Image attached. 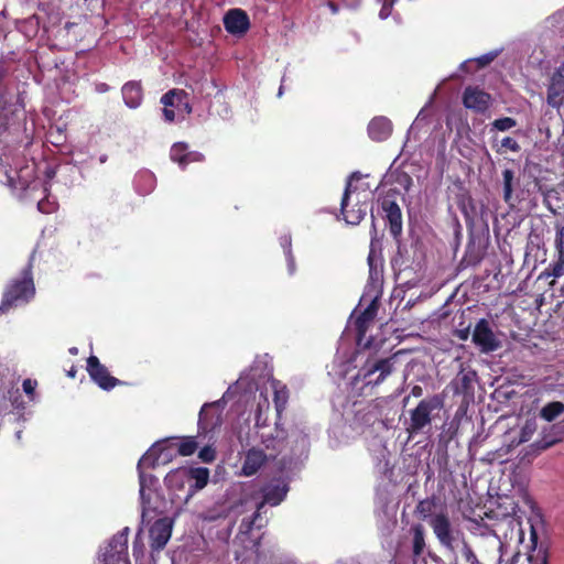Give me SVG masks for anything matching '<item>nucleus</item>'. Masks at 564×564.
Instances as JSON below:
<instances>
[{"instance_id":"nucleus-57","label":"nucleus","mask_w":564,"mask_h":564,"mask_svg":"<svg viewBox=\"0 0 564 564\" xmlns=\"http://www.w3.org/2000/svg\"><path fill=\"white\" fill-rule=\"evenodd\" d=\"M96 90L98 93H106L108 90V85L107 84H99V85H97Z\"/></svg>"},{"instance_id":"nucleus-1","label":"nucleus","mask_w":564,"mask_h":564,"mask_svg":"<svg viewBox=\"0 0 564 564\" xmlns=\"http://www.w3.org/2000/svg\"><path fill=\"white\" fill-rule=\"evenodd\" d=\"M288 491L289 488L284 482H272L263 488L262 500H260L259 497L251 496L250 498H247L243 501H241L239 506H236L235 512L237 513L254 510L253 518L251 520H247L246 518L242 520L241 531L248 532L252 529L253 525L261 528L262 522L257 524V521L260 518V510L263 507V505L268 503L273 507L278 506L283 501Z\"/></svg>"},{"instance_id":"nucleus-5","label":"nucleus","mask_w":564,"mask_h":564,"mask_svg":"<svg viewBox=\"0 0 564 564\" xmlns=\"http://www.w3.org/2000/svg\"><path fill=\"white\" fill-rule=\"evenodd\" d=\"M176 456V437L162 440L153 444L140 458L139 468H155L161 465H167Z\"/></svg>"},{"instance_id":"nucleus-38","label":"nucleus","mask_w":564,"mask_h":564,"mask_svg":"<svg viewBox=\"0 0 564 564\" xmlns=\"http://www.w3.org/2000/svg\"><path fill=\"white\" fill-rule=\"evenodd\" d=\"M555 248L557 251V257L562 262H564V226L556 232Z\"/></svg>"},{"instance_id":"nucleus-18","label":"nucleus","mask_w":564,"mask_h":564,"mask_svg":"<svg viewBox=\"0 0 564 564\" xmlns=\"http://www.w3.org/2000/svg\"><path fill=\"white\" fill-rule=\"evenodd\" d=\"M188 473V490L185 500H188L196 491L206 487L209 480V470L206 467L187 468Z\"/></svg>"},{"instance_id":"nucleus-55","label":"nucleus","mask_w":564,"mask_h":564,"mask_svg":"<svg viewBox=\"0 0 564 564\" xmlns=\"http://www.w3.org/2000/svg\"><path fill=\"white\" fill-rule=\"evenodd\" d=\"M423 394V389L420 386H414L411 390V395L419 398Z\"/></svg>"},{"instance_id":"nucleus-47","label":"nucleus","mask_w":564,"mask_h":564,"mask_svg":"<svg viewBox=\"0 0 564 564\" xmlns=\"http://www.w3.org/2000/svg\"><path fill=\"white\" fill-rule=\"evenodd\" d=\"M192 112V107L187 100V96L178 99L177 102V113L178 115H188Z\"/></svg>"},{"instance_id":"nucleus-50","label":"nucleus","mask_w":564,"mask_h":564,"mask_svg":"<svg viewBox=\"0 0 564 564\" xmlns=\"http://www.w3.org/2000/svg\"><path fill=\"white\" fill-rule=\"evenodd\" d=\"M280 245L284 250V254H289V252H292L291 246H292V239L290 235H284L280 238Z\"/></svg>"},{"instance_id":"nucleus-53","label":"nucleus","mask_w":564,"mask_h":564,"mask_svg":"<svg viewBox=\"0 0 564 564\" xmlns=\"http://www.w3.org/2000/svg\"><path fill=\"white\" fill-rule=\"evenodd\" d=\"M285 258H286L289 273L293 274L295 272V260H294L292 252H289V254H285Z\"/></svg>"},{"instance_id":"nucleus-33","label":"nucleus","mask_w":564,"mask_h":564,"mask_svg":"<svg viewBox=\"0 0 564 564\" xmlns=\"http://www.w3.org/2000/svg\"><path fill=\"white\" fill-rule=\"evenodd\" d=\"M282 436H283V432L279 431V430H276V435L274 437H272L269 434H264V433L261 434L262 442L268 449L269 448L281 449L283 447Z\"/></svg>"},{"instance_id":"nucleus-45","label":"nucleus","mask_w":564,"mask_h":564,"mask_svg":"<svg viewBox=\"0 0 564 564\" xmlns=\"http://www.w3.org/2000/svg\"><path fill=\"white\" fill-rule=\"evenodd\" d=\"M378 1L381 2V4H382L380 12H379V17H380V19L384 20L390 15L391 8H392L393 3L395 2V0H378Z\"/></svg>"},{"instance_id":"nucleus-58","label":"nucleus","mask_w":564,"mask_h":564,"mask_svg":"<svg viewBox=\"0 0 564 564\" xmlns=\"http://www.w3.org/2000/svg\"><path fill=\"white\" fill-rule=\"evenodd\" d=\"M6 65H4V62L0 58V79L4 76L6 74Z\"/></svg>"},{"instance_id":"nucleus-63","label":"nucleus","mask_w":564,"mask_h":564,"mask_svg":"<svg viewBox=\"0 0 564 564\" xmlns=\"http://www.w3.org/2000/svg\"><path fill=\"white\" fill-rule=\"evenodd\" d=\"M143 176L147 177L149 181H153V176L150 173H144Z\"/></svg>"},{"instance_id":"nucleus-25","label":"nucleus","mask_w":564,"mask_h":564,"mask_svg":"<svg viewBox=\"0 0 564 564\" xmlns=\"http://www.w3.org/2000/svg\"><path fill=\"white\" fill-rule=\"evenodd\" d=\"M270 387L274 393V405L276 412L280 413L285 408L288 402L289 393L286 387L274 380L271 381Z\"/></svg>"},{"instance_id":"nucleus-10","label":"nucleus","mask_w":564,"mask_h":564,"mask_svg":"<svg viewBox=\"0 0 564 564\" xmlns=\"http://www.w3.org/2000/svg\"><path fill=\"white\" fill-rule=\"evenodd\" d=\"M13 394H19L14 373L0 362V416L8 412L10 403L15 404L17 400H11Z\"/></svg>"},{"instance_id":"nucleus-51","label":"nucleus","mask_w":564,"mask_h":564,"mask_svg":"<svg viewBox=\"0 0 564 564\" xmlns=\"http://www.w3.org/2000/svg\"><path fill=\"white\" fill-rule=\"evenodd\" d=\"M177 111L174 108H163V116L165 121L172 122L176 118Z\"/></svg>"},{"instance_id":"nucleus-22","label":"nucleus","mask_w":564,"mask_h":564,"mask_svg":"<svg viewBox=\"0 0 564 564\" xmlns=\"http://www.w3.org/2000/svg\"><path fill=\"white\" fill-rule=\"evenodd\" d=\"M164 481H165L166 487L171 491H173L175 494L178 491H183L186 487V484L189 485L187 468L183 467V468H177V469L170 471L165 476Z\"/></svg>"},{"instance_id":"nucleus-42","label":"nucleus","mask_w":564,"mask_h":564,"mask_svg":"<svg viewBox=\"0 0 564 564\" xmlns=\"http://www.w3.org/2000/svg\"><path fill=\"white\" fill-rule=\"evenodd\" d=\"M378 260L375 258L373 253L370 252L368 256V263L370 268V279L372 281H379V271L377 269Z\"/></svg>"},{"instance_id":"nucleus-56","label":"nucleus","mask_w":564,"mask_h":564,"mask_svg":"<svg viewBox=\"0 0 564 564\" xmlns=\"http://www.w3.org/2000/svg\"><path fill=\"white\" fill-rule=\"evenodd\" d=\"M522 498L525 503L532 506V500L524 489H522Z\"/></svg>"},{"instance_id":"nucleus-12","label":"nucleus","mask_w":564,"mask_h":564,"mask_svg":"<svg viewBox=\"0 0 564 564\" xmlns=\"http://www.w3.org/2000/svg\"><path fill=\"white\" fill-rule=\"evenodd\" d=\"M473 341L481 352L488 354L497 350L501 343L491 329L489 322L480 319L473 332Z\"/></svg>"},{"instance_id":"nucleus-6","label":"nucleus","mask_w":564,"mask_h":564,"mask_svg":"<svg viewBox=\"0 0 564 564\" xmlns=\"http://www.w3.org/2000/svg\"><path fill=\"white\" fill-rule=\"evenodd\" d=\"M429 524L433 529L438 542L443 546L454 550L455 543L459 540L462 532L459 529L453 527L448 516L444 512L432 514L429 519Z\"/></svg>"},{"instance_id":"nucleus-27","label":"nucleus","mask_w":564,"mask_h":564,"mask_svg":"<svg viewBox=\"0 0 564 564\" xmlns=\"http://www.w3.org/2000/svg\"><path fill=\"white\" fill-rule=\"evenodd\" d=\"M357 355L354 351H350L347 355L346 360H344L343 357L338 355L335 359V366L338 368L336 372L340 377H346L349 373V371L356 367L355 365H352Z\"/></svg>"},{"instance_id":"nucleus-20","label":"nucleus","mask_w":564,"mask_h":564,"mask_svg":"<svg viewBox=\"0 0 564 564\" xmlns=\"http://www.w3.org/2000/svg\"><path fill=\"white\" fill-rule=\"evenodd\" d=\"M171 159L184 169L191 162L202 161L203 155L198 152H188L185 143L178 142L171 148Z\"/></svg>"},{"instance_id":"nucleus-54","label":"nucleus","mask_w":564,"mask_h":564,"mask_svg":"<svg viewBox=\"0 0 564 564\" xmlns=\"http://www.w3.org/2000/svg\"><path fill=\"white\" fill-rule=\"evenodd\" d=\"M530 535H531L532 546L535 550L536 542H538V534H536L535 528L532 523H530Z\"/></svg>"},{"instance_id":"nucleus-35","label":"nucleus","mask_w":564,"mask_h":564,"mask_svg":"<svg viewBox=\"0 0 564 564\" xmlns=\"http://www.w3.org/2000/svg\"><path fill=\"white\" fill-rule=\"evenodd\" d=\"M57 208V203L54 198L46 196L37 203L39 212L43 214H51Z\"/></svg>"},{"instance_id":"nucleus-61","label":"nucleus","mask_w":564,"mask_h":564,"mask_svg":"<svg viewBox=\"0 0 564 564\" xmlns=\"http://www.w3.org/2000/svg\"><path fill=\"white\" fill-rule=\"evenodd\" d=\"M328 7H329V9L332 10L333 13H337L338 9H337V7L334 3L329 2Z\"/></svg>"},{"instance_id":"nucleus-7","label":"nucleus","mask_w":564,"mask_h":564,"mask_svg":"<svg viewBox=\"0 0 564 564\" xmlns=\"http://www.w3.org/2000/svg\"><path fill=\"white\" fill-rule=\"evenodd\" d=\"M394 364L395 356L378 360H368L355 378H361L366 386L379 384L392 373Z\"/></svg>"},{"instance_id":"nucleus-24","label":"nucleus","mask_w":564,"mask_h":564,"mask_svg":"<svg viewBox=\"0 0 564 564\" xmlns=\"http://www.w3.org/2000/svg\"><path fill=\"white\" fill-rule=\"evenodd\" d=\"M376 310L377 297L372 300L371 304L356 318V327L360 338L366 333L367 324L375 318Z\"/></svg>"},{"instance_id":"nucleus-31","label":"nucleus","mask_w":564,"mask_h":564,"mask_svg":"<svg viewBox=\"0 0 564 564\" xmlns=\"http://www.w3.org/2000/svg\"><path fill=\"white\" fill-rule=\"evenodd\" d=\"M186 97V93L180 89H172L164 94L161 98V102L164 108H174L177 111L178 99Z\"/></svg>"},{"instance_id":"nucleus-29","label":"nucleus","mask_w":564,"mask_h":564,"mask_svg":"<svg viewBox=\"0 0 564 564\" xmlns=\"http://www.w3.org/2000/svg\"><path fill=\"white\" fill-rule=\"evenodd\" d=\"M496 57H497V53L490 52V53L481 55L477 58L467 59V61L463 62L460 64L459 68L464 72H470L469 65H471L474 63L477 64V68H482L486 65H488L489 63H491Z\"/></svg>"},{"instance_id":"nucleus-28","label":"nucleus","mask_w":564,"mask_h":564,"mask_svg":"<svg viewBox=\"0 0 564 564\" xmlns=\"http://www.w3.org/2000/svg\"><path fill=\"white\" fill-rule=\"evenodd\" d=\"M514 173L513 171L506 169L502 172V185H503V200L507 204L511 203L513 193Z\"/></svg>"},{"instance_id":"nucleus-34","label":"nucleus","mask_w":564,"mask_h":564,"mask_svg":"<svg viewBox=\"0 0 564 564\" xmlns=\"http://www.w3.org/2000/svg\"><path fill=\"white\" fill-rule=\"evenodd\" d=\"M389 219L391 223V231L397 235L401 231V214L397 205H393L389 213Z\"/></svg>"},{"instance_id":"nucleus-19","label":"nucleus","mask_w":564,"mask_h":564,"mask_svg":"<svg viewBox=\"0 0 564 564\" xmlns=\"http://www.w3.org/2000/svg\"><path fill=\"white\" fill-rule=\"evenodd\" d=\"M269 456H273V454H269ZM267 458L268 455L264 454L261 449H249L246 454V458L242 465V475L251 476L256 474L259 470V468L264 464Z\"/></svg>"},{"instance_id":"nucleus-15","label":"nucleus","mask_w":564,"mask_h":564,"mask_svg":"<svg viewBox=\"0 0 564 564\" xmlns=\"http://www.w3.org/2000/svg\"><path fill=\"white\" fill-rule=\"evenodd\" d=\"M173 522L169 518H161L156 520L150 528L151 547L153 550H162L172 534Z\"/></svg>"},{"instance_id":"nucleus-23","label":"nucleus","mask_w":564,"mask_h":564,"mask_svg":"<svg viewBox=\"0 0 564 564\" xmlns=\"http://www.w3.org/2000/svg\"><path fill=\"white\" fill-rule=\"evenodd\" d=\"M124 104L132 109L138 108L142 102V88L137 82H130L122 87Z\"/></svg>"},{"instance_id":"nucleus-52","label":"nucleus","mask_w":564,"mask_h":564,"mask_svg":"<svg viewBox=\"0 0 564 564\" xmlns=\"http://www.w3.org/2000/svg\"><path fill=\"white\" fill-rule=\"evenodd\" d=\"M564 274V262L557 257V262L553 267V275L558 278Z\"/></svg>"},{"instance_id":"nucleus-26","label":"nucleus","mask_w":564,"mask_h":564,"mask_svg":"<svg viewBox=\"0 0 564 564\" xmlns=\"http://www.w3.org/2000/svg\"><path fill=\"white\" fill-rule=\"evenodd\" d=\"M562 413H564V404L560 401L550 402L540 411L541 417L547 422L554 421Z\"/></svg>"},{"instance_id":"nucleus-37","label":"nucleus","mask_w":564,"mask_h":564,"mask_svg":"<svg viewBox=\"0 0 564 564\" xmlns=\"http://www.w3.org/2000/svg\"><path fill=\"white\" fill-rule=\"evenodd\" d=\"M424 546V536L421 527L414 528V536H413V547L414 553L420 554Z\"/></svg>"},{"instance_id":"nucleus-59","label":"nucleus","mask_w":564,"mask_h":564,"mask_svg":"<svg viewBox=\"0 0 564 564\" xmlns=\"http://www.w3.org/2000/svg\"><path fill=\"white\" fill-rule=\"evenodd\" d=\"M468 334H469L468 329L460 330L458 336L460 339L466 340L468 338Z\"/></svg>"},{"instance_id":"nucleus-21","label":"nucleus","mask_w":564,"mask_h":564,"mask_svg":"<svg viewBox=\"0 0 564 564\" xmlns=\"http://www.w3.org/2000/svg\"><path fill=\"white\" fill-rule=\"evenodd\" d=\"M392 132L391 121L386 117L373 118L368 126L369 137L375 141L387 140Z\"/></svg>"},{"instance_id":"nucleus-32","label":"nucleus","mask_w":564,"mask_h":564,"mask_svg":"<svg viewBox=\"0 0 564 564\" xmlns=\"http://www.w3.org/2000/svg\"><path fill=\"white\" fill-rule=\"evenodd\" d=\"M269 409H270V403H269L268 397L265 394H263V392H260L257 411H256V423L258 426L265 423L267 419L265 417L263 419V414H265L269 411Z\"/></svg>"},{"instance_id":"nucleus-48","label":"nucleus","mask_w":564,"mask_h":564,"mask_svg":"<svg viewBox=\"0 0 564 564\" xmlns=\"http://www.w3.org/2000/svg\"><path fill=\"white\" fill-rule=\"evenodd\" d=\"M501 147H502V148H506V149H509V150H510V151H512V152H518V151H520V145H519V143H518L514 139H512V138H510V137H506V138H503V139L501 140Z\"/></svg>"},{"instance_id":"nucleus-43","label":"nucleus","mask_w":564,"mask_h":564,"mask_svg":"<svg viewBox=\"0 0 564 564\" xmlns=\"http://www.w3.org/2000/svg\"><path fill=\"white\" fill-rule=\"evenodd\" d=\"M198 457L205 463H210L215 459V449L210 446H205L199 451Z\"/></svg>"},{"instance_id":"nucleus-8","label":"nucleus","mask_w":564,"mask_h":564,"mask_svg":"<svg viewBox=\"0 0 564 564\" xmlns=\"http://www.w3.org/2000/svg\"><path fill=\"white\" fill-rule=\"evenodd\" d=\"M129 528H124L113 535L108 545L98 557V564H119L120 561L129 563L127 557Z\"/></svg>"},{"instance_id":"nucleus-44","label":"nucleus","mask_w":564,"mask_h":564,"mask_svg":"<svg viewBox=\"0 0 564 564\" xmlns=\"http://www.w3.org/2000/svg\"><path fill=\"white\" fill-rule=\"evenodd\" d=\"M474 377H475L474 372H460L458 375L457 379H458L463 390L469 389Z\"/></svg>"},{"instance_id":"nucleus-36","label":"nucleus","mask_w":564,"mask_h":564,"mask_svg":"<svg viewBox=\"0 0 564 564\" xmlns=\"http://www.w3.org/2000/svg\"><path fill=\"white\" fill-rule=\"evenodd\" d=\"M517 122L514 119L510 118V117H505V118H500V119H496L494 122H492V127L494 129L498 130V131H507V130H510L512 129L513 127H516Z\"/></svg>"},{"instance_id":"nucleus-2","label":"nucleus","mask_w":564,"mask_h":564,"mask_svg":"<svg viewBox=\"0 0 564 564\" xmlns=\"http://www.w3.org/2000/svg\"><path fill=\"white\" fill-rule=\"evenodd\" d=\"M362 178V174H350L341 199V214L349 225H358L367 214L366 200L370 196L369 187L355 185Z\"/></svg>"},{"instance_id":"nucleus-3","label":"nucleus","mask_w":564,"mask_h":564,"mask_svg":"<svg viewBox=\"0 0 564 564\" xmlns=\"http://www.w3.org/2000/svg\"><path fill=\"white\" fill-rule=\"evenodd\" d=\"M257 387L254 375L242 373L234 386L229 387L223 398L213 403H205L199 412V424L207 429L220 424L223 403L240 390L251 392Z\"/></svg>"},{"instance_id":"nucleus-16","label":"nucleus","mask_w":564,"mask_h":564,"mask_svg":"<svg viewBox=\"0 0 564 564\" xmlns=\"http://www.w3.org/2000/svg\"><path fill=\"white\" fill-rule=\"evenodd\" d=\"M224 25L228 33L243 35L250 26L249 17L241 9H231L224 18Z\"/></svg>"},{"instance_id":"nucleus-4","label":"nucleus","mask_w":564,"mask_h":564,"mask_svg":"<svg viewBox=\"0 0 564 564\" xmlns=\"http://www.w3.org/2000/svg\"><path fill=\"white\" fill-rule=\"evenodd\" d=\"M35 294L31 268L23 270L20 279L13 280L7 288L0 305V312L6 313L11 307L26 304Z\"/></svg>"},{"instance_id":"nucleus-62","label":"nucleus","mask_w":564,"mask_h":564,"mask_svg":"<svg viewBox=\"0 0 564 564\" xmlns=\"http://www.w3.org/2000/svg\"><path fill=\"white\" fill-rule=\"evenodd\" d=\"M69 352H70L72 355H77L78 349H77L76 347H73V348H70V349H69Z\"/></svg>"},{"instance_id":"nucleus-30","label":"nucleus","mask_w":564,"mask_h":564,"mask_svg":"<svg viewBox=\"0 0 564 564\" xmlns=\"http://www.w3.org/2000/svg\"><path fill=\"white\" fill-rule=\"evenodd\" d=\"M197 448V443L194 437L176 438L177 455L189 456Z\"/></svg>"},{"instance_id":"nucleus-11","label":"nucleus","mask_w":564,"mask_h":564,"mask_svg":"<svg viewBox=\"0 0 564 564\" xmlns=\"http://www.w3.org/2000/svg\"><path fill=\"white\" fill-rule=\"evenodd\" d=\"M443 402L437 395L431 399L422 400L417 406L411 412L410 429L412 432H419L431 423V413L435 409H440Z\"/></svg>"},{"instance_id":"nucleus-41","label":"nucleus","mask_w":564,"mask_h":564,"mask_svg":"<svg viewBox=\"0 0 564 564\" xmlns=\"http://www.w3.org/2000/svg\"><path fill=\"white\" fill-rule=\"evenodd\" d=\"M24 393L29 397L31 401L35 399V389L37 387V382L32 379H25L22 383Z\"/></svg>"},{"instance_id":"nucleus-9","label":"nucleus","mask_w":564,"mask_h":564,"mask_svg":"<svg viewBox=\"0 0 564 564\" xmlns=\"http://www.w3.org/2000/svg\"><path fill=\"white\" fill-rule=\"evenodd\" d=\"M143 468H139V480H140V500L142 506V521L149 516L151 511L158 509L156 499H159V494L156 491L158 479L152 476L145 474Z\"/></svg>"},{"instance_id":"nucleus-60","label":"nucleus","mask_w":564,"mask_h":564,"mask_svg":"<svg viewBox=\"0 0 564 564\" xmlns=\"http://www.w3.org/2000/svg\"><path fill=\"white\" fill-rule=\"evenodd\" d=\"M523 539H524V533H523L522 529L519 528V530H518V540H519L520 543H522Z\"/></svg>"},{"instance_id":"nucleus-40","label":"nucleus","mask_w":564,"mask_h":564,"mask_svg":"<svg viewBox=\"0 0 564 564\" xmlns=\"http://www.w3.org/2000/svg\"><path fill=\"white\" fill-rule=\"evenodd\" d=\"M528 560L529 564H547L546 551L540 549L534 554H530Z\"/></svg>"},{"instance_id":"nucleus-17","label":"nucleus","mask_w":564,"mask_h":564,"mask_svg":"<svg viewBox=\"0 0 564 564\" xmlns=\"http://www.w3.org/2000/svg\"><path fill=\"white\" fill-rule=\"evenodd\" d=\"M464 106L477 112L486 111L491 102L489 94L476 88L467 87L463 96Z\"/></svg>"},{"instance_id":"nucleus-13","label":"nucleus","mask_w":564,"mask_h":564,"mask_svg":"<svg viewBox=\"0 0 564 564\" xmlns=\"http://www.w3.org/2000/svg\"><path fill=\"white\" fill-rule=\"evenodd\" d=\"M87 371L93 381L104 390H110L119 383V380L109 375L107 368L96 356H90L87 359Z\"/></svg>"},{"instance_id":"nucleus-46","label":"nucleus","mask_w":564,"mask_h":564,"mask_svg":"<svg viewBox=\"0 0 564 564\" xmlns=\"http://www.w3.org/2000/svg\"><path fill=\"white\" fill-rule=\"evenodd\" d=\"M292 437H294V440L296 441V452L299 454H302L306 451L307 448V445H308V441H307V437L305 435H302V434H294L292 435Z\"/></svg>"},{"instance_id":"nucleus-14","label":"nucleus","mask_w":564,"mask_h":564,"mask_svg":"<svg viewBox=\"0 0 564 564\" xmlns=\"http://www.w3.org/2000/svg\"><path fill=\"white\" fill-rule=\"evenodd\" d=\"M564 101V62L555 69L547 87V104L558 109Z\"/></svg>"},{"instance_id":"nucleus-49","label":"nucleus","mask_w":564,"mask_h":564,"mask_svg":"<svg viewBox=\"0 0 564 564\" xmlns=\"http://www.w3.org/2000/svg\"><path fill=\"white\" fill-rule=\"evenodd\" d=\"M535 430V424L534 423H527L523 429H522V432H521V437H520V442H527L529 441V438L531 437V435L533 434Z\"/></svg>"},{"instance_id":"nucleus-64","label":"nucleus","mask_w":564,"mask_h":564,"mask_svg":"<svg viewBox=\"0 0 564 564\" xmlns=\"http://www.w3.org/2000/svg\"><path fill=\"white\" fill-rule=\"evenodd\" d=\"M283 95V85L280 86L278 91V97H281Z\"/></svg>"},{"instance_id":"nucleus-39","label":"nucleus","mask_w":564,"mask_h":564,"mask_svg":"<svg viewBox=\"0 0 564 564\" xmlns=\"http://www.w3.org/2000/svg\"><path fill=\"white\" fill-rule=\"evenodd\" d=\"M460 552H462V555L464 556L466 563L479 564L476 554L474 553L471 547L465 541H463Z\"/></svg>"}]
</instances>
